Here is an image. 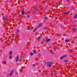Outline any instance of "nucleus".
I'll return each mask as SVG.
<instances>
[{
	"instance_id": "nucleus-1",
	"label": "nucleus",
	"mask_w": 77,
	"mask_h": 77,
	"mask_svg": "<svg viewBox=\"0 0 77 77\" xmlns=\"http://www.w3.org/2000/svg\"><path fill=\"white\" fill-rule=\"evenodd\" d=\"M69 13H70V12L69 11H68V12H65L64 13V15H68L69 14Z\"/></svg>"
},
{
	"instance_id": "nucleus-2",
	"label": "nucleus",
	"mask_w": 77,
	"mask_h": 77,
	"mask_svg": "<svg viewBox=\"0 0 77 77\" xmlns=\"http://www.w3.org/2000/svg\"><path fill=\"white\" fill-rule=\"evenodd\" d=\"M46 63L47 65H50L52 64V63L51 62H46Z\"/></svg>"
},
{
	"instance_id": "nucleus-3",
	"label": "nucleus",
	"mask_w": 77,
	"mask_h": 77,
	"mask_svg": "<svg viewBox=\"0 0 77 77\" xmlns=\"http://www.w3.org/2000/svg\"><path fill=\"white\" fill-rule=\"evenodd\" d=\"M2 20H6V17L3 16L2 18Z\"/></svg>"
},
{
	"instance_id": "nucleus-4",
	"label": "nucleus",
	"mask_w": 77,
	"mask_h": 77,
	"mask_svg": "<svg viewBox=\"0 0 77 77\" xmlns=\"http://www.w3.org/2000/svg\"><path fill=\"white\" fill-rule=\"evenodd\" d=\"M18 59H19L18 56H17L16 58L15 59V60L16 62H17V61H18Z\"/></svg>"
},
{
	"instance_id": "nucleus-5",
	"label": "nucleus",
	"mask_w": 77,
	"mask_h": 77,
	"mask_svg": "<svg viewBox=\"0 0 77 77\" xmlns=\"http://www.w3.org/2000/svg\"><path fill=\"white\" fill-rule=\"evenodd\" d=\"M13 73H14L13 71H12L10 73V76H11V75H12V74H13Z\"/></svg>"
},
{
	"instance_id": "nucleus-6",
	"label": "nucleus",
	"mask_w": 77,
	"mask_h": 77,
	"mask_svg": "<svg viewBox=\"0 0 77 77\" xmlns=\"http://www.w3.org/2000/svg\"><path fill=\"white\" fill-rule=\"evenodd\" d=\"M49 51H50V53L51 54H54V53H53V51H52V50H49Z\"/></svg>"
},
{
	"instance_id": "nucleus-7",
	"label": "nucleus",
	"mask_w": 77,
	"mask_h": 77,
	"mask_svg": "<svg viewBox=\"0 0 77 77\" xmlns=\"http://www.w3.org/2000/svg\"><path fill=\"white\" fill-rule=\"evenodd\" d=\"M42 26V23H40L38 26L37 27H41Z\"/></svg>"
},
{
	"instance_id": "nucleus-8",
	"label": "nucleus",
	"mask_w": 77,
	"mask_h": 77,
	"mask_svg": "<svg viewBox=\"0 0 77 77\" xmlns=\"http://www.w3.org/2000/svg\"><path fill=\"white\" fill-rule=\"evenodd\" d=\"M38 27H36L35 29H34L33 30V32H35V31H36V30L37 29H38Z\"/></svg>"
},
{
	"instance_id": "nucleus-9",
	"label": "nucleus",
	"mask_w": 77,
	"mask_h": 77,
	"mask_svg": "<svg viewBox=\"0 0 77 77\" xmlns=\"http://www.w3.org/2000/svg\"><path fill=\"white\" fill-rule=\"evenodd\" d=\"M77 17V14H75L74 16V19H76Z\"/></svg>"
},
{
	"instance_id": "nucleus-10",
	"label": "nucleus",
	"mask_w": 77,
	"mask_h": 77,
	"mask_svg": "<svg viewBox=\"0 0 77 77\" xmlns=\"http://www.w3.org/2000/svg\"><path fill=\"white\" fill-rule=\"evenodd\" d=\"M76 30L77 29H76V28H74L73 29V32H75Z\"/></svg>"
},
{
	"instance_id": "nucleus-11",
	"label": "nucleus",
	"mask_w": 77,
	"mask_h": 77,
	"mask_svg": "<svg viewBox=\"0 0 77 77\" xmlns=\"http://www.w3.org/2000/svg\"><path fill=\"white\" fill-rule=\"evenodd\" d=\"M9 54L10 56H12V52L10 51L9 52Z\"/></svg>"
},
{
	"instance_id": "nucleus-12",
	"label": "nucleus",
	"mask_w": 77,
	"mask_h": 77,
	"mask_svg": "<svg viewBox=\"0 0 77 77\" xmlns=\"http://www.w3.org/2000/svg\"><path fill=\"white\" fill-rule=\"evenodd\" d=\"M64 63H66L68 62V60H64Z\"/></svg>"
},
{
	"instance_id": "nucleus-13",
	"label": "nucleus",
	"mask_w": 77,
	"mask_h": 77,
	"mask_svg": "<svg viewBox=\"0 0 77 77\" xmlns=\"http://www.w3.org/2000/svg\"><path fill=\"white\" fill-rule=\"evenodd\" d=\"M50 41V39H48L46 40V42H49Z\"/></svg>"
},
{
	"instance_id": "nucleus-14",
	"label": "nucleus",
	"mask_w": 77,
	"mask_h": 77,
	"mask_svg": "<svg viewBox=\"0 0 77 77\" xmlns=\"http://www.w3.org/2000/svg\"><path fill=\"white\" fill-rule=\"evenodd\" d=\"M40 39H41V36L39 37L38 38L37 40L38 41H39V40H40Z\"/></svg>"
},
{
	"instance_id": "nucleus-15",
	"label": "nucleus",
	"mask_w": 77,
	"mask_h": 77,
	"mask_svg": "<svg viewBox=\"0 0 77 77\" xmlns=\"http://www.w3.org/2000/svg\"><path fill=\"white\" fill-rule=\"evenodd\" d=\"M27 30H31V28L30 27H28L27 28Z\"/></svg>"
},
{
	"instance_id": "nucleus-16",
	"label": "nucleus",
	"mask_w": 77,
	"mask_h": 77,
	"mask_svg": "<svg viewBox=\"0 0 77 77\" xmlns=\"http://www.w3.org/2000/svg\"><path fill=\"white\" fill-rule=\"evenodd\" d=\"M51 64H47V66H49V67H51Z\"/></svg>"
},
{
	"instance_id": "nucleus-17",
	"label": "nucleus",
	"mask_w": 77,
	"mask_h": 77,
	"mask_svg": "<svg viewBox=\"0 0 77 77\" xmlns=\"http://www.w3.org/2000/svg\"><path fill=\"white\" fill-rule=\"evenodd\" d=\"M22 15H24V11H22Z\"/></svg>"
},
{
	"instance_id": "nucleus-18",
	"label": "nucleus",
	"mask_w": 77,
	"mask_h": 77,
	"mask_svg": "<svg viewBox=\"0 0 77 77\" xmlns=\"http://www.w3.org/2000/svg\"><path fill=\"white\" fill-rule=\"evenodd\" d=\"M62 56L63 58L64 57H66V56H67V55H64L63 56Z\"/></svg>"
},
{
	"instance_id": "nucleus-19",
	"label": "nucleus",
	"mask_w": 77,
	"mask_h": 77,
	"mask_svg": "<svg viewBox=\"0 0 77 77\" xmlns=\"http://www.w3.org/2000/svg\"><path fill=\"white\" fill-rule=\"evenodd\" d=\"M47 28V27H45L44 28V29L47 30H48Z\"/></svg>"
},
{
	"instance_id": "nucleus-20",
	"label": "nucleus",
	"mask_w": 77,
	"mask_h": 77,
	"mask_svg": "<svg viewBox=\"0 0 77 77\" xmlns=\"http://www.w3.org/2000/svg\"><path fill=\"white\" fill-rule=\"evenodd\" d=\"M48 17H45L44 18V20H48Z\"/></svg>"
},
{
	"instance_id": "nucleus-21",
	"label": "nucleus",
	"mask_w": 77,
	"mask_h": 77,
	"mask_svg": "<svg viewBox=\"0 0 77 77\" xmlns=\"http://www.w3.org/2000/svg\"><path fill=\"white\" fill-rule=\"evenodd\" d=\"M63 59V56L60 57V59H61V60H62Z\"/></svg>"
},
{
	"instance_id": "nucleus-22",
	"label": "nucleus",
	"mask_w": 77,
	"mask_h": 77,
	"mask_svg": "<svg viewBox=\"0 0 77 77\" xmlns=\"http://www.w3.org/2000/svg\"><path fill=\"white\" fill-rule=\"evenodd\" d=\"M33 52L34 53H35V54L36 53V51L35 50L33 51Z\"/></svg>"
},
{
	"instance_id": "nucleus-23",
	"label": "nucleus",
	"mask_w": 77,
	"mask_h": 77,
	"mask_svg": "<svg viewBox=\"0 0 77 77\" xmlns=\"http://www.w3.org/2000/svg\"><path fill=\"white\" fill-rule=\"evenodd\" d=\"M3 64H6V62L5 61H4L3 62Z\"/></svg>"
},
{
	"instance_id": "nucleus-24",
	"label": "nucleus",
	"mask_w": 77,
	"mask_h": 77,
	"mask_svg": "<svg viewBox=\"0 0 77 77\" xmlns=\"http://www.w3.org/2000/svg\"><path fill=\"white\" fill-rule=\"evenodd\" d=\"M30 54L31 56H32V55H33V53H32V52H30Z\"/></svg>"
},
{
	"instance_id": "nucleus-25",
	"label": "nucleus",
	"mask_w": 77,
	"mask_h": 77,
	"mask_svg": "<svg viewBox=\"0 0 77 77\" xmlns=\"http://www.w3.org/2000/svg\"><path fill=\"white\" fill-rule=\"evenodd\" d=\"M17 33H18V32H19V29H17Z\"/></svg>"
},
{
	"instance_id": "nucleus-26",
	"label": "nucleus",
	"mask_w": 77,
	"mask_h": 77,
	"mask_svg": "<svg viewBox=\"0 0 77 77\" xmlns=\"http://www.w3.org/2000/svg\"><path fill=\"white\" fill-rule=\"evenodd\" d=\"M30 17V16H29V15H28L27 16V17L28 18H29V17Z\"/></svg>"
},
{
	"instance_id": "nucleus-27",
	"label": "nucleus",
	"mask_w": 77,
	"mask_h": 77,
	"mask_svg": "<svg viewBox=\"0 0 77 77\" xmlns=\"http://www.w3.org/2000/svg\"><path fill=\"white\" fill-rule=\"evenodd\" d=\"M9 58L10 59H12V56L10 55V56L9 57Z\"/></svg>"
},
{
	"instance_id": "nucleus-28",
	"label": "nucleus",
	"mask_w": 77,
	"mask_h": 77,
	"mask_svg": "<svg viewBox=\"0 0 77 77\" xmlns=\"http://www.w3.org/2000/svg\"><path fill=\"white\" fill-rule=\"evenodd\" d=\"M66 41L67 42H68V41H69V40H66Z\"/></svg>"
},
{
	"instance_id": "nucleus-29",
	"label": "nucleus",
	"mask_w": 77,
	"mask_h": 77,
	"mask_svg": "<svg viewBox=\"0 0 77 77\" xmlns=\"http://www.w3.org/2000/svg\"><path fill=\"white\" fill-rule=\"evenodd\" d=\"M38 56L39 57H41V54H38Z\"/></svg>"
},
{
	"instance_id": "nucleus-30",
	"label": "nucleus",
	"mask_w": 77,
	"mask_h": 77,
	"mask_svg": "<svg viewBox=\"0 0 77 77\" xmlns=\"http://www.w3.org/2000/svg\"><path fill=\"white\" fill-rule=\"evenodd\" d=\"M66 2H69V0H66Z\"/></svg>"
},
{
	"instance_id": "nucleus-31",
	"label": "nucleus",
	"mask_w": 77,
	"mask_h": 77,
	"mask_svg": "<svg viewBox=\"0 0 77 77\" xmlns=\"http://www.w3.org/2000/svg\"><path fill=\"white\" fill-rule=\"evenodd\" d=\"M35 66V64L32 65V66L34 67Z\"/></svg>"
},
{
	"instance_id": "nucleus-32",
	"label": "nucleus",
	"mask_w": 77,
	"mask_h": 77,
	"mask_svg": "<svg viewBox=\"0 0 77 77\" xmlns=\"http://www.w3.org/2000/svg\"><path fill=\"white\" fill-rule=\"evenodd\" d=\"M22 71H23V70L21 69V70H20V72H22Z\"/></svg>"
},
{
	"instance_id": "nucleus-33",
	"label": "nucleus",
	"mask_w": 77,
	"mask_h": 77,
	"mask_svg": "<svg viewBox=\"0 0 77 77\" xmlns=\"http://www.w3.org/2000/svg\"><path fill=\"white\" fill-rule=\"evenodd\" d=\"M71 52H73V51L72 50H71Z\"/></svg>"
},
{
	"instance_id": "nucleus-34",
	"label": "nucleus",
	"mask_w": 77,
	"mask_h": 77,
	"mask_svg": "<svg viewBox=\"0 0 77 77\" xmlns=\"http://www.w3.org/2000/svg\"><path fill=\"white\" fill-rule=\"evenodd\" d=\"M5 20V21L6 22H8V21H7V20H6H6Z\"/></svg>"
},
{
	"instance_id": "nucleus-35",
	"label": "nucleus",
	"mask_w": 77,
	"mask_h": 77,
	"mask_svg": "<svg viewBox=\"0 0 77 77\" xmlns=\"http://www.w3.org/2000/svg\"><path fill=\"white\" fill-rule=\"evenodd\" d=\"M21 59H20L19 60V61H21Z\"/></svg>"
},
{
	"instance_id": "nucleus-36",
	"label": "nucleus",
	"mask_w": 77,
	"mask_h": 77,
	"mask_svg": "<svg viewBox=\"0 0 77 77\" xmlns=\"http://www.w3.org/2000/svg\"><path fill=\"white\" fill-rule=\"evenodd\" d=\"M17 35H18V33H17Z\"/></svg>"
},
{
	"instance_id": "nucleus-37",
	"label": "nucleus",
	"mask_w": 77,
	"mask_h": 77,
	"mask_svg": "<svg viewBox=\"0 0 77 77\" xmlns=\"http://www.w3.org/2000/svg\"><path fill=\"white\" fill-rule=\"evenodd\" d=\"M57 67H56V69H57Z\"/></svg>"
},
{
	"instance_id": "nucleus-38",
	"label": "nucleus",
	"mask_w": 77,
	"mask_h": 77,
	"mask_svg": "<svg viewBox=\"0 0 77 77\" xmlns=\"http://www.w3.org/2000/svg\"><path fill=\"white\" fill-rule=\"evenodd\" d=\"M36 11V9H35Z\"/></svg>"
},
{
	"instance_id": "nucleus-39",
	"label": "nucleus",
	"mask_w": 77,
	"mask_h": 77,
	"mask_svg": "<svg viewBox=\"0 0 77 77\" xmlns=\"http://www.w3.org/2000/svg\"><path fill=\"white\" fill-rule=\"evenodd\" d=\"M55 48H56V47H55Z\"/></svg>"
}]
</instances>
